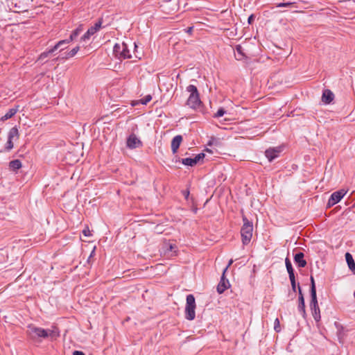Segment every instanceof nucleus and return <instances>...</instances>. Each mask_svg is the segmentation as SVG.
Returning a JSON list of instances; mask_svg holds the SVG:
<instances>
[{
	"label": "nucleus",
	"mask_w": 355,
	"mask_h": 355,
	"mask_svg": "<svg viewBox=\"0 0 355 355\" xmlns=\"http://www.w3.org/2000/svg\"><path fill=\"white\" fill-rule=\"evenodd\" d=\"M243 225L241 230L242 243L243 245H248L252 236L253 225L245 216H243Z\"/></svg>",
	"instance_id": "nucleus-1"
},
{
	"label": "nucleus",
	"mask_w": 355,
	"mask_h": 355,
	"mask_svg": "<svg viewBox=\"0 0 355 355\" xmlns=\"http://www.w3.org/2000/svg\"><path fill=\"white\" fill-rule=\"evenodd\" d=\"M187 91L190 93L187 104L193 109H196L199 107L201 103V101L199 97V93L197 87L193 85H189L187 87Z\"/></svg>",
	"instance_id": "nucleus-2"
},
{
	"label": "nucleus",
	"mask_w": 355,
	"mask_h": 355,
	"mask_svg": "<svg viewBox=\"0 0 355 355\" xmlns=\"http://www.w3.org/2000/svg\"><path fill=\"white\" fill-rule=\"evenodd\" d=\"M113 54L119 60L128 59L132 57L128 44L125 42L116 43L113 47Z\"/></svg>",
	"instance_id": "nucleus-3"
},
{
	"label": "nucleus",
	"mask_w": 355,
	"mask_h": 355,
	"mask_svg": "<svg viewBox=\"0 0 355 355\" xmlns=\"http://www.w3.org/2000/svg\"><path fill=\"white\" fill-rule=\"evenodd\" d=\"M187 302L185 306V318L188 320H193L196 317V301L195 297L192 294L187 296Z\"/></svg>",
	"instance_id": "nucleus-4"
},
{
	"label": "nucleus",
	"mask_w": 355,
	"mask_h": 355,
	"mask_svg": "<svg viewBox=\"0 0 355 355\" xmlns=\"http://www.w3.org/2000/svg\"><path fill=\"white\" fill-rule=\"evenodd\" d=\"M27 334L30 338L33 340L40 341L41 338H46L47 333L46 332V329L37 327L33 324H30L28 326Z\"/></svg>",
	"instance_id": "nucleus-5"
},
{
	"label": "nucleus",
	"mask_w": 355,
	"mask_h": 355,
	"mask_svg": "<svg viewBox=\"0 0 355 355\" xmlns=\"http://www.w3.org/2000/svg\"><path fill=\"white\" fill-rule=\"evenodd\" d=\"M346 193L347 191H345L344 189H340L334 192L328 200L327 206L331 207L340 202V200L345 196Z\"/></svg>",
	"instance_id": "nucleus-6"
},
{
	"label": "nucleus",
	"mask_w": 355,
	"mask_h": 355,
	"mask_svg": "<svg viewBox=\"0 0 355 355\" xmlns=\"http://www.w3.org/2000/svg\"><path fill=\"white\" fill-rule=\"evenodd\" d=\"M227 270V267H226L223 270V275L221 276L220 282L217 286V292L219 294L223 293L225 290H227L230 286L229 280L225 276V274Z\"/></svg>",
	"instance_id": "nucleus-7"
},
{
	"label": "nucleus",
	"mask_w": 355,
	"mask_h": 355,
	"mask_svg": "<svg viewBox=\"0 0 355 355\" xmlns=\"http://www.w3.org/2000/svg\"><path fill=\"white\" fill-rule=\"evenodd\" d=\"M142 146L141 141L135 134H131L127 139V146L129 148L134 149Z\"/></svg>",
	"instance_id": "nucleus-8"
},
{
	"label": "nucleus",
	"mask_w": 355,
	"mask_h": 355,
	"mask_svg": "<svg viewBox=\"0 0 355 355\" xmlns=\"http://www.w3.org/2000/svg\"><path fill=\"white\" fill-rule=\"evenodd\" d=\"M294 261L299 268H304L306 266V261L304 259V254L302 252H299L295 254Z\"/></svg>",
	"instance_id": "nucleus-9"
},
{
	"label": "nucleus",
	"mask_w": 355,
	"mask_h": 355,
	"mask_svg": "<svg viewBox=\"0 0 355 355\" xmlns=\"http://www.w3.org/2000/svg\"><path fill=\"white\" fill-rule=\"evenodd\" d=\"M280 151L281 150L279 148H269L266 150L265 155L266 157L269 160V162H272L273 159H275L276 157L279 156Z\"/></svg>",
	"instance_id": "nucleus-10"
},
{
	"label": "nucleus",
	"mask_w": 355,
	"mask_h": 355,
	"mask_svg": "<svg viewBox=\"0 0 355 355\" xmlns=\"http://www.w3.org/2000/svg\"><path fill=\"white\" fill-rule=\"evenodd\" d=\"M182 141V137L181 135H176L171 141V150L173 154L178 152V150Z\"/></svg>",
	"instance_id": "nucleus-11"
},
{
	"label": "nucleus",
	"mask_w": 355,
	"mask_h": 355,
	"mask_svg": "<svg viewBox=\"0 0 355 355\" xmlns=\"http://www.w3.org/2000/svg\"><path fill=\"white\" fill-rule=\"evenodd\" d=\"M334 98V94L330 89H324L322 96V101L325 104H329Z\"/></svg>",
	"instance_id": "nucleus-12"
},
{
	"label": "nucleus",
	"mask_w": 355,
	"mask_h": 355,
	"mask_svg": "<svg viewBox=\"0 0 355 355\" xmlns=\"http://www.w3.org/2000/svg\"><path fill=\"white\" fill-rule=\"evenodd\" d=\"M236 53H235V58L238 60H242L247 56L245 55L244 53V49L243 46L240 44H238L235 47Z\"/></svg>",
	"instance_id": "nucleus-13"
},
{
	"label": "nucleus",
	"mask_w": 355,
	"mask_h": 355,
	"mask_svg": "<svg viewBox=\"0 0 355 355\" xmlns=\"http://www.w3.org/2000/svg\"><path fill=\"white\" fill-rule=\"evenodd\" d=\"M19 138V130H18V128L15 126V127H12L8 132V139L9 140H17Z\"/></svg>",
	"instance_id": "nucleus-14"
},
{
	"label": "nucleus",
	"mask_w": 355,
	"mask_h": 355,
	"mask_svg": "<svg viewBox=\"0 0 355 355\" xmlns=\"http://www.w3.org/2000/svg\"><path fill=\"white\" fill-rule=\"evenodd\" d=\"M298 311L302 315V316L305 318L306 313L305 310V302H304V297H298Z\"/></svg>",
	"instance_id": "nucleus-15"
},
{
	"label": "nucleus",
	"mask_w": 355,
	"mask_h": 355,
	"mask_svg": "<svg viewBox=\"0 0 355 355\" xmlns=\"http://www.w3.org/2000/svg\"><path fill=\"white\" fill-rule=\"evenodd\" d=\"M345 259L349 266V268L355 274V262L352 257V255L349 252L345 254Z\"/></svg>",
	"instance_id": "nucleus-16"
},
{
	"label": "nucleus",
	"mask_w": 355,
	"mask_h": 355,
	"mask_svg": "<svg viewBox=\"0 0 355 355\" xmlns=\"http://www.w3.org/2000/svg\"><path fill=\"white\" fill-rule=\"evenodd\" d=\"M17 111L18 106L9 109L8 112L5 114V115L2 116L1 120L6 121L12 118L17 113Z\"/></svg>",
	"instance_id": "nucleus-17"
},
{
	"label": "nucleus",
	"mask_w": 355,
	"mask_h": 355,
	"mask_svg": "<svg viewBox=\"0 0 355 355\" xmlns=\"http://www.w3.org/2000/svg\"><path fill=\"white\" fill-rule=\"evenodd\" d=\"M21 162L19 159H14L9 163V168L13 171L21 168Z\"/></svg>",
	"instance_id": "nucleus-18"
},
{
	"label": "nucleus",
	"mask_w": 355,
	"mask_h": 355,
	"mask_svg": "<svg viewBox=\"0 0 355 355\" xmlns=\"http://www.w3.org/2000/svg\"><path fill=\"white\" fill-rule=\"evenodd\" d=\"M83 25L80 24L73 31H72V33L69 38L70 42L75 40L80 35V33L81 32H83Z\"/></svg>",
	"instance_id": "nucleus-19"
},
{
	"label": "nucleus",
	"mask_w": 355,
	"mask_h": 355,
	"mask_svg": "<svg viewBox=\"0 0 355 355\" xmlns=\"http://www.w3.org/2000/svg\"><path fill=\"white\" fill-rule=\"evenodd\" d=\"M285 264L287 272L288 273L289 278L295 277L294 270L292 263L288 258H286Z\"/></svg>",
	"instance_id": "nucleus-20"
},
{
	"label": "nucleus",
	"mask_w": 355,
	"mask_h": 355,
	"mask_svg": "<svg viewBox=\"0 0 355 355\" xmlns=\"http://www.w3.org/2000/svg\"><path fill=\"white\" fill-rule=\"evenodd\" d=\"M313 318L316 322L320 320V311L319 306L310 307Z\"/></svg>",
	"instance_id": "nucleus-21"
},
{
	"label": "nucleus",
	"mask_w": 355,
	"mask_h": 355,
	"mask_svg": "<svg viewBox=\"0 0 355 355\" xmlns=\"http://www.w3.org/2000/svg\"><path fill=\"white\" fill-rule=\"evenodd\" d=\"M96 32H94V30L90 27L87 31L80 37L81 42H86L87 40H89L90 37L93 35H94Z\"/></svg>",
	"instance_id": "nucleus-22"
},
{
	"label": "nucleus",
	"mask_w": 355,
	"mask_h": 355,
	"mask_svg": "<svg viewBox=\"0 0 355 355\" xmlns=\"http://www.w3.org/2000/svg\"><path fill=\"white\" fill-rule=\"evenodd\" d=\"M311 293V302H310V307L318 306V300H317V294L316 292H310Z\"/></svg>",
	"instance_id": "nucleus-23"
},
{
	"label": "nucleus",
	"mask_w": 355,
	"mask_h": 355,
	"mask_svg": "<svg viewBox=\"0 0 355 355\" xmlns=\"http://www.w3.org/2000/svg\"><path fill=\"white\" fill-rule=\"evenodd\" d=\"M47 333V338L51 337L52 338L59 336V332L56 328L53 329H46Z\"/></svg>",
	"instance_id": "nucleus-24"
},
{
	"label": "nucleus",
	"mask_w": 355,
	"mask_h": 355,
	"mask_svg": "<svg viewBox=\"0 0 355 355\" xmlns=\"http://www.w3.org/2000/svg\"><path fill=\"white\" fill-rule=\"evenodd\" d=\"M54 51H52V48H51V49H50L49 50L46 51H44V52L42 53L40 55L39 58H38V60H40V61H43V60H44L46 58H48V57H49V55L50 54L53 53Z\"/></svg>",
	"instance_id": "nucleus-25"
},
{
	"label": "nucleus",
	"mask_w": 355,
	"mask_h": 355,
	"mask_svg": "<svg viewBox=\"0 0 355 355\" xmlns=\"http://www.w3.org/2000/svg\"><path fill=\"white\" fill-rule=\"evenodd\" d=\"M103 18H99L95 24L93 26H91L94 30V32L97 33L103 27Z\"/></svg>",
	"instance_id": "nucleus-26"
},
{
	"label": "nucleus",
	"mask_w": 355,
	"mask_h": 355,
	"mask_svg": "<svg viewBox=\"0 0 355 355\" xmlns=\"http://www.w3.org/2000/svg\"><path fill=\"white\" fill-rule=\"evenodd\" d=\"M69 42L70 40L69 39L60 40L53 47H52V51H56L59 48L62 47V45L69 44Z\"/></svg>",
	"instance_id": "nucleus-27"
},
{
	"label": "nucleus",
	"mask_w": 355,
	"mask_h": 355,
	"mask_svg": "<svg viewBox=\"0 0 355 355\" xmlns=\"http://www.w3.org/2000/svg\"><path fill=\"white\" fill-rule=\"evenodd\" d=\"M182 163L184 165H186V166H193L196 165L195 164V160H193V159L191 158V157H187V158L182 159Z\"/></svg>",
	"instance_id": "nucleus-28"
},
{
	"label": "nucleus",
	"mask_w": 355,
	"mask_h": 355,
	"mask_svg": "<svg viewBox=\"0 0 355 355\" xmlns=\"http://www.w3.org/2000/svg\"><path fill=\"white\" fill-rule=\"evenodd\" d=\"M79 51V46H76L67 53L66 58H69L73 57Z\"/></svg>",
	"instance_id": "nucleus-29"
},
{
	"label": "nucleus",
	"mask_w": 355,
	"mask_h": 355,
	"mask_svg": "<svg viewBox=\"0 0 355 355\" xmlns=\"http://www.w3.org/2000/svg\"><path fill=\"white\" fill-rule=\"evenodd\" d=\"M14 147V144H13V140H9L8 139V141L6 144V146H5V150L7 152H9Z\"/></svg>",
	"instance_id": "nucleus-30"
},
{
	"label": "nucleus",
	"mask_w": 355,
	"mask_h": 355,
	"mask_svg": "<svg viewBox=\"0 0 355 355\" xmlns=\"http://www.w3.org/2000/svg\"><path fill=\"white\" fill-rule=\"evenodd\" d=\"M152 100V96L150 95H146L144 98L140 100V103L142 105H146Z\"/></svg>",
	"instance_id": "nucleus-31"
},
{
	"label": "nucleus",
	"mask_w": 355,
	"mask_h": 355,
	"mask_svg": "<svg viewBox=\"0 0 355 355\" xmlns=\"http://www.w3.org/2000/svg\"><path fill=\"white\" fill-rule=\"evenodd\" d=\"M226 112V111L225 110L224 108L223 107H220L218 110V111L214 114V117L215 118H219V117H221L223 116L225 113Z\"/></svg>",
	"instance_id": "nucleus-32"
},
{
	"label": "nucleus",
	"mask_w": 355,
	"mask_h": 355,
	"mask_svg": "<svg viewBox=\"0 0 355 355\" xmlns=\"http://www.w3.org/2000/svg\"><path fill=\"white\" fill-rule=\"evenodd\" d=\"M291 281V284L292 287V290L293 292H296L297 289V286L295 282V277L289 278Z\"/></svg>",
	"instance_id": "nucleus-33"
},
{
	"label": "nucleus",
	"mask_w": 355,
	"mask_h": 355,
	"mask_svg": "<svg viewBox=\"0 0 355 355\" xmlns=\"http://www.w3.org/2000/svg\"><path fill=\"white\" fill-rule=\"evenodd\" d=\"M295 4L294 2H286V3H279L276 5V7L277 8H283V7H290Z\"/></svg>",
	"instance_id": "nucleus-34"
},
{
	"label": "nucleus",
	"mask_w": 355,
	"mask_h": 355,
	"mask_svg": "<svg viewBox=\"0 0 355 355\" xmlns=\"http://www.w3.org/2000/svg\"><path fill=\"white\" fill-rule=\"evenodd\" d=\"M205 157L204 153H199L196 155L193 159L195 160V164H196L200 159H202Z\"/></svg>",
	"instance_id": "nucleus-35"
},
{
	"label": "nucleus",
	"mask_w": 355,
	"mask_h": 355,
	"mask_svg": "<svg viewBox=\"0 0 355 355\" xmlns=\"http://www.w3.org/2000/svg\"><path fill=\"white\" fill-rule=\"evenodd\" d=\"M310 280H311V289H310V292H313V291L316 292L315 280H314V278L312 276H311Z\"/></svg>",
	"instance_id": "nucleus-36"
},
{
	"label": "nucleus",
	"mask_w": 355,
	"mask_h": 355,
	"mask_svg": "<svg viewBox=\"0 0 355 355\" xmlns=\"http://www.w3.org/2000/svg\"><path fill=\"white\" fill-rule=\"evenodd\" d=\"M274 329L276 332H279L281 330L279 327V320L278 318H276L275 320Z\"/></svg>",
	"instance_id": "nucleus-37"
},
{
	"label": "nucleus",
	"mask_w": 355,
	"mask_h": 355,
	"mask_svg": "<svg viewBox=\"0 0 355 355\" xmlns=\"http://www.w3.org/2000/svg\"><path fill=\"white\" fill-rule=\"evenodd\" d=\"M83 234L85 236H89L91 235L90 234V231L89 230V228L87 227L86 228H85L83 230Z\"/></svg>",
	"instance_id": "nucleus-38"
},
{
	"label": "nucleus",
	"mask_w": 355,
	"mask_h": 355,
	"mask_svg": "<svg viewBox=\"0 0 355 355\" xmlns=\"http://www.w3.org/2000/svg\"><path fill=\"white\" fill-rule=\"evenodd\" d=\"M254 20V15H251L248 19V22L249 24H252Z\"/></svg>",
	"instance_id": "nucleus-39"
},
{
	"label": "nucleus",
	"mask_w": 355,
	"mask_h": 355,
	"mask_svg": "<svg viewBox=\"0 0 355 355\" xmlns=\"http://www.w3.org/2000/svg\"><path fill=\"white\" fill-rule=\"evenodd\" d=\"M297 291H298V294H299V297H304L302 291V288L299 284L297 285Z\"/></svg>",
	"instance_id": "nucleus-40"
},
{
	"label": "nucleus",
	"mask_w": 355,
	"mask_h": 355,
	"mask_svg": "<svg viewBox=\"0 0 355 355\" xmlns=\"http://www.w3.org/2000/svg\"><path fill=\"white\" fill-rule=\"evenodd\" d=\"M73 355H85L83 352L80 351H74L73 352Z\"/></svg>",
	"instance_id": "nucleus-41"
},
{
	"label": "nucleus",
	"mask_w": 355,
	"mask_h": 355,
	"mask_svg": "<svg viewBox=\"0 0 355 355\" xmlns=\"http://www.w3.org/2000/svg\"><path fill=\"white\" fill-rule=\"evenodd\" d=\"M193 26H191V27H188L187 29H186V32L189 34H191L192 31H193Z\"/></svg>",
	"instance_id": "nucleus-42"
},
{
	"label": "nucleus",
	"mask_w": 355,
	"mask_h": 355,
	"mask_svg": "<svg viewBox=\"0 0 355 355\" xmlns=\"http://www.w3.org/2000/svg\"><path fill=\"white\" fill-rule=\"evenodd\" d=\"M184 195L185 196V198H187L189 195V191H184Z\"/></svg>",
	"instance_id": "nucleus-43"
},
{
	"label": "nucleus",
	"mask_w": 355,
	"mask_h": 355,
	"mask_svg": "<svg viewBox=\"0 0 355 355\" xmlns=\"http://www.w3.org/2000/svg\"><path fill=\"white\" fill-rule=\"evenodd\" d=\"M94 253H95V248H94V250L91 252V254H90L89 259H88V261H89L90 258L94 254Z\"/></svg>",
	"instance_id": "nucleus-44"
},
{
	"label": "nucleus",
	"mask_w": 355,
	"mask_h": 355,
	"mask_svg": "<svg viewBox=\"0 0 355 355\" xmlns=\"http://www.w3.org/2000/svg\"><path fill=\"white\" fill-rule=\"evenodd\" d=\"M173 248H174V245L173 244H169L168 250L172 251Z\"/></svg>",
	"instance_id": "nucleus-45"
},
{
	"label": "nucleus",
	"mask_w": 355,
	"mask_h": 355,
	"mask_svg": "<svg viewBox=\"0 0 355 355\" xmlns=\"http://www.w3.org/2000/svg\"><path fill=\"white\" fill-rule=\"evenodd\" d=\"M232 263H233V260L230 259L228 263V265L227 266V268L232 264Z\"/></svg>",
	"instance_id": "nucleus-46"
},
{
	"label": "nucleus",
	"mask_w": 355,
	"mask_h": 355,
	"mask_svg": "<svg viewBox=\"0 0 355 355\" xmlns=\"http://www.w3.org/2000/svg\"><path fill=\"white\" fill-rule=\"evenodd\" d=\"M134 46H135V48H137V45H136V44H135V42L134 43Z\"/></svg>",
	"instance_id": "nucleus-47"
},
{
	"label": "nucleus",
	"mask_w": 355,
	"mask_h": 355,
	"mask_svg": "<svg viewBox=\"0 0 355 355\" xmlns=\"http://www.w3.org/2000/svg\"><path fill=\"white\" fill-rule=\"evenodd\" d=\"M196 211H197V209H195L194 212L196 213Z\"/></svg>",
	"instance_id": "nucleus-48"
}]
</instances>
